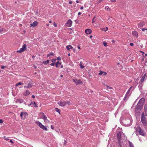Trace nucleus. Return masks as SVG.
I'll list each match as a JSON object with an SVG mask.
<instances>
[{
    "instance_id": "nucleus-2",
    "label": "nucleus",
    "mask_w": 147,
    "mask_h": 147,
    "mask_svg": "<svg viewBox=\"0 0 147 147\" xmlns=\"http://www.w3.org/2000/svg\"><path fill=\"white\" fill-rule=\"evenodd\" d=\"M35 123L38 125L40 128L44 130L47 131V128L42 125V124L39 121H36L35 122Z\"/></svg>"
},
{
    "instance_id": "nucleus-7",
    "label": "nucleus",
    "mask_w": 147,
    "mask_h": 147,
    "mask_svg": "<svg viewBox=\"0 0 147 147\" xmlns=\"http://www.w3.org/2000/svg\"><path fill=\"white\" fill-rule=\"evenodd\" d=\"M27 115V113L25 112H21L20 116L22 119H24Z\"/></svg>"
},
{
    "instance_id": "nucleus-22",
    "label": "nucleus",
    "mask_w": 147,
    "mask_h": 147,
    "mask_svg": "<svg viewBox=\"0 0 147 147\" xmlns=\"http://www.w3.org/2000/svg\"><path fill=\"white\" fill-rule=\"evenodd\" d=\"M144 109L145 113L146 115H147V104L144 105Z\"/></svg>"
},
{
    "instance_id": "nucleus-29",
    "label": "nucleus",
    "mask_w": 147,
    "mask_h": 147,
    "mask_svg": "<svg viewBox=\"0 0 147 147\" xmlns=\"http://www.w3.org/2000/svg\"><path fill=\"white\" fill-rule=\"evenodd\" d=\"M55 111L57 112H58L60 114V110L58 108H56L55 109Z\"/></svg>"
},
{
    "instance_id": "nucleus-28",
    "label": "nucleus",
    "mask_w": 147,
    "mask_h": 147,
    "mask_svg": "<svg viewBox=\"0 0 147 147\" xmlns=\"http://www.w3.org/2000/svg\"><path fill=\"white\" fill-rule=\"evenodd\" d=\"M102 29V30L105 32L108 30V28L107 27H106L105 28Z\"/></svg>"
},
{
    "instance_id": "nucleus-61",
    "label": "nucleus",
    "mask_w": 147,
    "mask_h": 147,
    "mask_svg": "<svg viewBox=\"0 0 147 147\" xmlns=\"http://www.w3.org/2000/svg\"><path fill=\"white\" fill-rule=\"evenodd\" d=\"M83 9V6H82V7H81L80 9Z\"/></svg>"
},
{
    "instance_id": "nucleus-21",
    "label": "nucleus",
    "mask_w": 147,
    "mask_h": 147,
    "mask_svg": "<svg viewBox=\"0 0 147 147\" xmlns=\"http://www.w3.org/2000/svg\"><path fill=\"white\" fill-rule=\"evenodd\" d=\"M66 47V49L69 51L71 49H73V47L72 46L70 45H67Z\"/></svg>"
},
{
    "instance_id": "nucleus-19",
    "label": "nucleus",
    "mask_w": 147,
    "mask_h": 147,
    "mask_svg": "<svg viewBox=\"0 0 147 147\" xmlns=\"http://www.w3.org/2000/svg\"><path fill=\"white\" fill-rule=\"evenodd\" d=\"M132 34L134 36H135L136 38L138 37V33L136 31H134L133 32Z\"/></svg>"
},
{
    "instance_id": "nucleus-54",
    "label": "nucleus",
    "mask_w": 147,
    "mask_h": 147,
    "mask_svg": "<svg viewBox=\"0 0 147 147\" xmlns=\"http://www.w3.org/2000/svg\"><path fill=\"white\" fill-rule=\"evenodd\" d=\"M55 66H56V67H59L58 64H57V63H56V64H55Z\"/></svg>"
},
{
    "instance_id": "nucleus-34",
    "label": "nucleus",
    "mask_w": 147,
    "mask_h": 147,
    "mask_svg": "<svg viewBox=\"0 0 147 147\" xmlns=\"http://www.w3.org/2000/svg\"><path fill=\"white\" fill-rule=\"evenodd\" d=\"M103 45H104V46L105 47H107V43L106 42H104L103 43Z\"/></svg>"
},
{
    "instance_id": "nucleus-57",
    "label": "nucleus",
    "mask_w": 147,
    "mask_h": 147,
    "mask_svg": "<svg viewBox=\"0 0 147 147\" xmlns=\"http://www.w3.org/2000/svg\"><path fill=\"white\" fill-rule=\"evenodd\" d=\"M72 3V1H70L69 2V4H71Z\"/></svg>"
},
{
    "instance_id": "nucleus-12",
    "label": "nucleus",
    "mask_w": 147,
    "mask_h": 147,
    "mask_svg": "<svg viewBox=\"0 0 147 147\" xmlns=\"http://www.w3.org/2000/svg\"><path fill=\"white\" fill-rule=\"evenodd\" d=\"M58 104L61 106H64L66 104V102L64 101L63 102L59 101L58 102Z\"/></svg>"
},
{
    "instance_id": "nucleus-1",
    "label": "nucleus",
    "mask_w": 147,
    "mask_h": 147,
    "mask_svg": "<svg viewBox=\"0 0 147 147\" xmlns=\"http://www.w3.org/2000/svg\"><path fill=\"white\" fill-rule=\"evenodd\" d=\"M117 138L120 147L121 145V143L123 141V139L124 137V134L121 131L119 132L117 134Z\"/></svg>"
},
{
    "instance_id": "nucleus-52",
    "label": "nucleus",
    "mask_w": 147,
    "mask_h": 147,
    "mask_svg": "<svg viewBox=\"0 0 147 147\" xmlns=\"http://www.w3.org/2000/svg\"><path fill=\"white\" fill-rule=\"evenodd\" d=\"M57 64H58L59 65H61V63L59 61H57V63H56Z\"/></svg>"
},
{
    "instance_id": "nucleus-33",
    "label": "nucleus",
    "mask_w": 147,
    "mask_h": 147,
    "mask_svg": "<svg viewBox=\"0 0 147 147\" xmlns=\"http://www.w3.org/2000/svg\"><path fill=\"white\" fill-rule=\"evenodd\" d=\"M105 8L107 11H110V9L108 7H105Z\"/></svg>"
},
{
    "instance_id": "nucleus-15",
    "label": "nucleus",
    "mask_w": 147,
    "mask_h": 147,
    "mask_svg": "<svg viewBox=\"0 0 147 147\" xmlns=\"http://www.w3.org/2000/svg\"><path fill=\"white\" fill-rule=\"evenodd\" d=\"M145 101V98H142L140 99L138 102L140 103L141 104L143 105V103Z\"/></svg>"
},
{
    "instance_id": "nucleus-35",
    "label": "nucleus",
    "mask_w": 147,
    "mask_h": 147,
    "mask_svg": "<svg viewBox=\"0 0 147 147\" xmlns=\"http://www.w3.org/2000/svg\"><path fill=\"white\" fill-rule=\"evenodd\" d=\"M96 18V16H95L94 18H93L92 20V23H93L95 22V20H94L95 18Z\"/></svg>"
},
{
    "instance_id": "nucleus-55",
    "label": "nucleus",
    "mask_w": 147,
    "mask_h": 147,
    "mask_svg": "<svg viewBox=\"0 0 147 147\" xmlns=\"http://www.w3.org/2000/svg\"><path fill=\"white\" fill-rule=\"evenodd\" d=\"M56 61V59H52V62H54V61Z\"/></svg>"
},
{
    "instance_id": "nucleus-13",
    "label": "nucleus",
    "mask_w": 147,
    "mask_h": 147,
    "mask_svg": "<svg viewBox=\"0 0 147 147\" xmlns=\"http://www.w3.org/2000/svg\"><path fill=\"white\" fill-rule=\"evenodd\" d=\"M72 23V21L71 20L69 19L66 23V26L68 27H70L71 26Z\"/></svg>"
},
{
    "instance_id": "nucleus-26",
    "label": "nucleus",
    "mask_w": 147,
    "mask_h": 147,
    "mask_svg": "<svg viewBox=\"0 0 147 147\" xmlns=\"http://www.w3.org/2000/svg\"><path fill=\"white\" fill-rule=\"evenodd\" d=\"M49 60H48L46 61H45L43 62V63L45 65H47L48 63H49Z\"/></svg>"
},
{
    "instance_id": "nucleus-53",
    "label": "nucleus",
    "mask_w": 147,
    "mask_h": 147,
    "mask_svg": "<svg viewBox=\"0 0 147 147\" xmlns=\"http://www.w3.org/2000/svg\"><path fill=\"white\" fill-rule=\"evenodd\" d=\"M51 128L53 129H54V127L52 125H51Z\"/></svg>"
},
{
    "instance_id": "nucleus-6",
    "label": "nucleus",
    "mask_w": 147,
    "mask_h": 147,
    "mask_svg": "<svg viewBox=\"0 0 147 147\" xmlns=\"http://www.w3.org/2000/svg\"><path fill=\"white\" fill-rule=\"evenodd\" d=\"M132 86H131L130 88L128 89L127 92L125 96L123 99V100L127 99L129 97V93H130V92L131 90Z\"/></svg>"
},
{
    "instance_id": "nucleus-62",
    "label": "nucleus",
    "mask_w": 147,
    "mask_h": 147,
    "mask_svg": "<svg viewBox=\"0 0 147 147\" xmlns=\"http://www.w3.org/2000/svg\"><path fill=\"white\" fill-rule=\"evenodd\" d=\"M76 2L77 3H78L79 2V1L78 0H76Z\"/></svg>"
},
{
    "instance_id": "nucleus-48",
    "label": "nucleus",
    "mask_w": 147,
    "mask_h": 147,
    "mask_svg": "<svg viewBox=\"0 0 147 147\" xmlns=\"http://www.w3.org/2000/svg\"><path fill=\"white\" fill-rule=\"evenodd\" d=\"M35 12L36 13H35L36 14H38V10H36V11H35Z\"/></svg>"
},
{
    "instance_id": "nucleus-58",
    "label": "nucleus",
    "mask_w": 147,
    "mask_h": 147,
    "mask_svg": "<svg viewBox=\"0 0 147 147\" xmlns=\"http://www.w3.org/2000/svg\"><path fill=\"white\" fill-rule=\"evenodd\" d=\"M32 98H34L35 97V96L34 95H33L32 96Z\"/></svg>"
},
{
    "instance_id": "nucleus-20",
    "label": "nucleus",
    "mask_w": 147,
    "mask_h": 147,
    "mask_svg": "<svg viewBox=\"0 0 147 147\" xmlns=\"http://www.w3.org/2000/svg\"><path fill=\"white\" fill-rule=\"evenodd\" d=\"M146 74H144L143 76H142V78H141V79L140 80V82H142L144 80V79H145V76H146Z\"/></svg>"
},
{
    "instance_id": "nucleus-27",
    "label": "nucleus",
    "mask_w": 147,
    "mask_h": 147,
    "mask_svg": "<svg viewBox=\"0 0 147 147\" xmlns=\"http://www.w3.org/2000/svg\"><path fill=\"white\" fill-rule=\"evenodd\" d=\"M22 84V83L21 82H19L18 83H17L16 84V86H17L19 85H21Z\"/></svg>"
},
{
    "instance_id": "nucleus-3",
    "label": "nucleus",
    "mask_w": 147,
    "mask_h": 147,
    "mask_svg": "<svg viewBox=\"0 0 147 147\" xmlns=\"http://www.w3.org/2000/svg\"><path fill=\"white\" fill-rule=\"evenodd\" d=\"M136 131L138 132L140 135L142 136H144V130L141 129L140 127H137L136 129Z\"/></svg>"
},
{
    "instance_id": "nucleus-45",
    "label": "nucleus",
    "mask_w": 147,
    "mask_h": 147,
    "mask_svg": "<svg viewBox=\"0 0 147 147\" xmlns=\"http://www.w3.org/2000/svg\"><path fill=\"white\" fill-rule=\"evenodd\" d=\"M142 29V30L143 31H144L145 30H147V28H143Z\"/></svg>"
},
{
    "instance_id": "nucleus-50",
    "label": "nucleus",
    "mask_w": 147,
    "mask_h": 147,
    "mask_svg": "<svg viewBox=\"0 0 147 147\" xmlns=\"http://www.w3.org/2000/svg\"><path fill=\"white\" fill-rule=\"evenodd\" d=\"M54 26L55 27H57V25L54 22Z\"/></svg>"
},
{
    "instance_id": "nucleus-38",
    "label": "nucleus",
    "mask_w": 147,
    "mask_h": 147,
    "mask_svg": "<svg viewBox=\"0 0 147 147\" xmlns=\"http://www.w3.org/2000/svg\"><path fill=\"white\" fill-rule=\"evenodd\" d=\"M6 67V66H4L3 65H2L1 66V68L2 69H4Z\"/></svg>"
},
{
    "instance_id": "nucleus-25",
    "label": "nucleus",
    "mask_w": 147,
    "mask_h": 147,
    "mask_svg": "<svg viewBox=\"0 0 147 147\" xmlns=\"http://www.w3.org/2000/svg\"><path fill=\"white\" fill-rule=\"evenodd\" d=\"M129 147H134L133 144L131 142H129Z\"/></svg>"
},
{
    "instance_id": "nucleus-60",
    "label": "nucleus",
    "mask_w": 147,
    "mask_h": 147,
    "mask_svg": "<svg viewBox=\"0 0 147 147\" xmlns=\"http://www.w3.org/2000/svg\"><path fill=\"white\" fill-rule=\"evenodd\" d=\"M10 142L11 143H13V141L12 140H10Z\"/></svg>"
},
{
    "instance_id": "nucleus-14",
    "label": "nucleus",
    "mask_w": 147,
    "mask_h": 147,
    "mask_svg": "<svg viewBox=\"0 0 147 147\" xmlns=\"http://www.w3.org/2000/svg\"><path fill=\"white\" fill-rule=\"evenodd\" d=\"M38 23L36 21L32 23L31 24H30L31 27H34L37 26L38 25Z\"/></svg>"
},
{
    "instance_id": "nucleus-11",
    "label": "nucleus",
    "mask_w": 147,
    "mask_h": 147,
    "mask_svg": "<svg viewBox=\"0 0 147 147\" xmlns=\"http://www.w3.org/2000/svg\"><path fill=\"white\" fill-rule=\"evenodd\" d=\"M143 106V105L138 102L136 107V109H141Z\"/></svg>"
},
{
    "instance_id": "nucleus-8",
    "label": "nucleus",
    "mask_w": 147,
    "mask_h": 147,
    "mask_svg": "<svg viewBox=\"0 0 147 147\" xmlns=\"http://www.w3.org/2000/svg\"><path fill=\"white\" fill-rule=\"evenodd\" d=\"M141 121L142 123L144 125L146 124V121L145 120V117L144 115V113H143L142 115Z\"/></svg>"
},
{
    "instance_id": "nucleus-37",
    "label": "nucleus",
    "mask_w": 147,
    "mask_h": 147,
    "mask_svg": "<svg viewBox=\"0 0 147 147\" xmlns=\"http://www.w3.org/2000/svg\"><path fill=\"white\" fill-rule=\"evenodd\" d=\"M103 73V72L101 71H100L99 73L98 74L99 75H101Z\"/></svg>"
},
{
    "instance_id": "nucleus-63",
    "label": "nucleus",
    "mask_w": 147,
    "mask_h": 147,
    "mask_svg": "<svg viewBox=\"0 0 147 147\" xmlns=\"http://www.w3.org/2000/svg\"><path fill=\"white\" fill-rule=\"evenodd\" d=\"M66 143H67V142H66L65 141V142H64V144H65Z\"/></svg>"
},
{
    "instance_id": "nucleus-40",
    "label": "nucleus",
    "mask_w": 147,
    "mask_h": 147,
    "mask_svg": "<svg viewBox=\"0 0 147 147\" xmlns=\"http://www.w3.org/2000/svg\"><path fill=\"white\" fill-rule=\"evenodd\" d=\"M112 18L111 17H110L109 18L108 20H109L110 22H111L112 21Z\"/></svg>"
},
{
    "instance_id": "nucleus-44",
    "label": "nucleus",
    "mask_w": 147,
    "mask_h": 147,
    "mask_svg": "<svg viewBox=\"0 0 147 147\" xmlns=\"http://www.w3.org/2000/svg\"><path fill=\"white\" fill-rule=\"evenodd\" d=\"M66 102V104H68V105H69L70 104V102L69 101L67 102Z\"/></svg>"
},
{
    "instance_id": "nucleus-39",
    "label": "nucleus",
    "mask_w": 147,
    "mask_h": 147,
    "mask_svg": "<svg viewBox=\"0 0 147 147\" xmlns=\"http://www.w3.org/2000/svg\"><path fill=\"white\" fill-rule=\"evenodd\" d=\"M107 74V73L106 72L103 71V76L106 75Z\"/></svg>"
},
{
    "instance_id": "nucleus-41",
    "label": "nucleus",
    "mask_w": 147,
    "mask_h": 147,
    "mask_svg": "<svg viewBox=\"0 0 147 147\" xmlns=\"http://www.w3.org/2000/svg\"><path fill=\"white\" fill-rule=\"evenodd\" d=\"M49 55H50L53 56L54 55V53L53 52H50V53Z\"/></svg>"
},
{
    "instance_id": "nucleus-24",
    "label": "nucleus",
    "mask_w": 147,
    "mask_h": 147,
    "mask_svg": "<svg viewBox=\"0 0 147 147\" xmlns=\"http://www.w3.org/2000/svg\"><path fill=\"white\" fill-rule=\"evenodd\" d=\"M43 119H44V121L45 122H47L48 121L46 116L45 115H44L43 117Z\"/></svg>"
},
{
    "instance_id": "nucleus-5",
    "label": "nucleus",
    "mask_w": 147,
    "mask_h": 147,
    "mask_svg": "<svg viewBox=\"0 0 147 147\" xmlns=\"http://www.w3.org/2000/svg\"><path fill=\"white\" fill-rule=\"evenodd\" d=\"M26 44H24L22 48L20 49V50L17 51V52L18 53H21L24 51L26 49Z\"/></svg>"
},
{
    "instance_id": "nucleus-46",
    "label": "nucleus",
    "mask_w": 147,
    "mask_h": 147,
    "mask_svg": "<svg viewBox=\"0 0 147 147\" xmlns=\"http://www.w3.org/2000/svg\"><path fill=\"white\" fill-rule=\"evenodd\" d=\"M61 59V58L60 57H58L57 58V60H60Z\"/></svg>"
},
{
    "instance_id": "nucleus-31",
    "label": "nucleus",
    "mask_w": 147,
    "mask_h": 147,
    "mask_svg": "<svg viewBox=\"0 0 147 147\" xmlns=\"http://www.w3.org/2000/svg\"><path fill=\"white\" fill-rule=\"evenodd\" d=\"M31 104H34L35 105V107H37V105L36 104V102H32Z\"/></svg>"
},
{
    "instance_id": "nucleus-36",
    "label": "nucleus",
    "mask_w": 147,
    "mask_h": 147,
    "mask_svg": "<svg viewBox=\"0 0 147 147\" xmlns=\"http://www.w3.org/2000/svg\"><path fill=\"white\" fill-rule=\"evenodd\" d=\"M107 89H112L113 88L112 87H110L109 86H107Z\"/></svg>"
},
{
    "instance_id": "nucleus-4",
    "label": "nucleus",
    "mask_w": 147,
    "mask_h": 147,
    "mask_svg": "<svg viewBox=\"0 0 147 147\" xmlns=\"http://www.w3.org/2000/svg\"><path fill=\"white\" fill-rule=\"evenodd\" d=\"M125 124L127 126H129L131 124V121L129 119L127 118L124 120Z\"/></svg>"
},
{
    "instance_id": "nucleus-59",
    "label": "nucleus",
    "mask_w": 147,
    "mask_h": 147,
    "mask_svg": "<svg viewBox=\"0 0 147 147\" xmlns=\"http://www.w3.org/2000/svg\"><path fill=\"white\" fill-rule=\"evenodd\" d=\"M81 12H79L78 13V15H81Z\"/></svg>"
},
{
    "instance_id": "nucleus-16",
    "label": "nucleus",
    "mask_w": 147,
    "mask_h": 147,
    "mask_svg": "<svg viewBox=\"0 0 147 147\" xmlns=\"http://www.w3.org/2000/svg\"><path fill=\"white\" fill-rule=\"evenodd\" d=\"M145 23L144 22H142L139 23L138 24V27L140 28H141L143 27Z\"/></svg>"
},
{
    "instance_id": "nucleus-30",
    "label": "nucleus",
    "mask_w": 147,
    "mask_h": 147,
    "mask_svg": "<svg viewBox=\"0 0 147 147\" xmlns=\"http://www.w3.org/2000/svg\"><path fill=\"white\" fill-rule=\"evenodd\" d=\"M80 68H81V69H83V68H84V66H83L82 64L81 63V62H80Z\"/></svg>"
},
{
    "instance_id": "nucleus-23",
    "label": "nucleus",
    "mask_w": 147,
    "mask_h": 147,
    "mask_svg": "<svg viewBox=\"0 0 147 147\" xmlns=\"http://www.w3.org/2000/svg\"><path fill=\"white\" fill-rule=\"evenodd\" d=\"M30 93V92L28 90H27L24 93V94L25 96H27L29 95Z\"/></svg>"
},
{
    "instance_id": "nucleus-9",
    "label": "nucleus",
    "mask_w": 147,
    "mask_h": 147,
    "mask_svg": "<svg viewBox=\"0 0 147 147\" xmlns=\"http://www.w3.org/2000/svg\"><path fill=\"white\" fill-rule=\"evenodd\" d=\"M32 86L31 82H28L26 83V85L24 86V88H31Z\"/></svg>"
},
{
    "instance_id": "nucleus-51",
    "label": "nucleus",
    "mask_w": 147,
    "mask_h": 147,
    "mask_svg": "<svg viewBox=\"0 0 147 147\" xmlns=\"http://www.w3.org/2000/svg\"><path fill=\"white\" fill-rule=\"evenodd\" d=\"M3 121L2 119H0V123H3Z\"/></svg>"
},
{
    "instance_id": "nucleus-43",
    "label": "nucleus",
    "mask_w": 147,
    "mask_h": 147,
    "mask_svg": "<svg viewBox=\"0 0 147 147\" xmlns=\"http://www.w3.org/2000/svg\"><path fill=\"white\" fill-rule=\"evenodd\" d=\"M4 138H5V140H8L9 139L8 138H6V137L5 136H4Z\"/></svg>"
},
{
    "instance_id": "nucleus-10",
    "label": "nucleus",
    "mask_w": 147,
    "mask_h": 147,
    "mask_svg": "<svg viewBox=\"0 0 147 147\" xmlns=\"http://www.w3.org/2000/svg\"><path fill=\"white\" fill-rule=\"evenodd\" d=\"M73 81L76 84H78L82 82V81L80 80H77L76 79H73Z\"/></svg>"
},
{
    "instance_id": "nucleus-18",
    "label": "nucleus",
    "mask_w": 147,
    "mask_h": 147,
    "mask_svg": "<svg viewBox=\"0 0 147 147\" xmlns=\"http://www.w3.org/2000/svg\"><path fill=\"white\" fill-rule=\"evenodd\" d=\"M16 102H19L20 103H22L23 102L24 100L22 99H17L15 101Z\"/></svg>"
},
{
    "instance_id": "nucleus-56",
    "label": "nucleus",
    "mask_w": 147,
    "mask_h": 147,
    "mask_svg": "<svg viewBox=\"0 0 147 147\" xmlns=\"http://www.w3.org/2000/svg\"><path fill=\"white\" fill-rule=\"evenodd\" d=\"M116 1V0H111V2H115Z\"/></svg>"
},
{
    "instance_id": "nucleus-64",
    "label": "nucleus",
    "mask_w": 147,
    "mask_h": 147,
    "mask_svg": "<svg viewBox=\"0 0 147 147\" xmlns=\"http://www.w3.org/2000/svg\"><path fill=\"white\" fill-rule=\"evenodd\" d=\"M90 38H92V35H91L90 36Z\"/></svg>"
},
{
    "instance_id": "nucleus-32",
    "label": "nucleus",
    "mask_w": 147,
    "mask_h": 147,
    "mask_svg": "<svg viewBox=\"0 0 147 147\" xmlns=\"http://www.w3.org/2000/svg\"><path fill=\"white\" fill-rule=\"evenodd\" d=\"M142 82H141V83H140L139 85V87L140 88H142L143 86V84L142 83Z\"/></svg>"
},
{
    "instance_id": "nucleus-42",
    "label": "nucleus",
    "mask_w": 147,
    "mask_h": 147,
    "mask_svg": "<svg viewBox=\"0 0 147 147\" xmlns=\"http://www.w3.org/2000/svg\"><path fill=\"white\" fill-rule=\"evenodd\" d=\"M3 28L0 27V33H1L2 32V31H3Z\"/></svg>"
},
{
    "instance_id": "nucleus-17",
    "label": "nucleus",
    "mask_w": 147,
    "mask_h": 147,
    "mask_svg": "<svg viewBox=\"0 0 147 147\" xmlns=\"http://www.w3.org/2000/svg\"><path fill=\"white\" fill-rule=\"evenodd\" d=\"M85 32L87 34H89L91 33L92 32V31L89 29H87L85 30Z\"/></svg>"
},
{
    "instance_id": "nucleus-49",
    "label": "nucleus",
    "mask_w": 147,
    "mask_h": 147,
    "mask_svg": "<svg viewBox=\"0 0 147 147\" xmlns=\"http://www.w3.org/2000/svg\"><path fill=\"white\" fill-rule=\"evenodd\" d=\"M54 65H55V63H51L50 64V65L52 66Z\"/></svg>"
},
{
    "instance_id": "nucleus-47",
    "label": "nucleus",
    "mask_w": 147,
    "mask_h": 147,
    "mask_svg": "<svg viewBox=\"0 0 147 147\" xmlns=\"http://www.w3.org/2000/svg\"><path fill=\"white\" fill-rule=\"evenodd\" d=\"M130 45L131 46H133L134 45V43H130Z\"/></svg>"
}]
</instances>
